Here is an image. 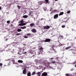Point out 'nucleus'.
<instances>
[{
	"instance_id": "f257e3e1",
	"label": "nucleus",
	"mask_w": 76,
	"mask_h": 76,
	"mask_svg": "<svg viewBox=\"0 0 76 76\" xmlns=\"http://www.w3.org/2000/svg\"><path fill=\"white\" fill-rule=\"evenodd\" d=\"M55 63H56V61L53 60H51L50 61V63L48 62L47 63H45L44 64L46 67H49L50 64H55Z\"/></svg>"
},
{
	"instance_id": "f03ea898",
	"label": "nucleus",
	"mask_w": 76,
	"mask_h": 76,
	"mask_svg": "<svg viewBox=\"0 0 76 76\" xmlns=\"http://www.w3.org/2000/svg\"><path fill=\"white\" fill-rule=\"evenodd\" d=\"M50 50L52 51H53L54 52H53L52 53H54L55 54H56V53H57V51L53 47L50 48Z\"/></svg>"
},
{
	"instance_id": "7ed1b4c3",
	"label": "nucleus",
	"mask_w": 76,
	"mask_h": 76,
	"mask_svg": "<svg viewBox=\"0 0 76 76\" xmlns=\"http://www.w3.org/2000/svg\"><path fill=\"white\" fill-rule=\"evenodd\" d=\"M45 42H51V39H46L45 40H44Z\"/></svg>"
},
{
	"instance_id": "20e7f679",
	"label": "nucleus",
	"mask_w": 76,
	"mask_h": 76,
	"mask_svg": "<svg viewBox=\"0 0 76 76\" xmlns=\"http://www.w3.org/2000/svg\"><path fill=\"white\" fill-rule=\"evenodd\" d=\"M58 18V14H57L55 15L54 16V19H57Z\"/></svg>"
},
{
	"instance_id": "39448f33",
	"label": "nucleus",
	"mask_w": 76,
	"mask_h": 76,
	"mask_svg": "<svg viewBox=\"0 0 76 76\" xmlns=\"http://www.w3.org/2000/svg\"><path fill=\"white\" fill-rule=\"evenodd\" d=\"M44 29H48L50 28V26H46L43 27Z\"/></svg>"
},
{
	"instance_id": "423d86ee",
	"label": "nucleus",
	"mask_w": 76,
	"mask_h": 76,
	"mask_svg": "<svg viewBox=\"0 0 76 76\" xmlns=\"http://www.w3.org/2000/svg\"><path fill=\"white\" fill-rule=\"evenodd\" d=\"M44 1H41L39 2V5H41V4H44Z\"/></svg>"
},
{
	"instance_id": "0eeeda50",
	"label": "nucleus",
	"mask_w": 76,
	"mask_h": 76,
	"mask_svg": "<svg viewBox=\"0 0 76 76\" xmlns=\"http://www.w3.org/2000/svg\"><path fill=\"white\" fill-rule=\"evenodd\" d=\"M36 74L37 75V76H41V73L40 72H38L36 73Z\"/></svg>"
},
{
	"instance_id": "6e6552de",
	"label": "nucleus",
	"mask_w": 76,
	"mask_h": 76,
	"mask_svg": "<svg viewBox=\"0 0 76 76\" xmlns=\"http://www.w3.org/2000/svg\"><path fill=\"white\" fill-rule=\"evenodd\" d=\"M31 31L33 33L36 32H37V30L35 28H33V29L31 30Z\"/></svg>"
},
{
	"instance_id": "1a4fd4ad",
	"label": "nucleus",
	"mask_w": 76,
	"mask_h": 76,
	"mask_svg": "<svg viewBox=\"0 0 76 76\" xmlns=\"http://www.w3.org/2000/svg\"><path fill=\"white\" fill-rule=\"evenodd\" d=\"M39 51H40L43 52V48H42V47H41L40 48H39Z\"/></svg>"
},
{
	"instance_id": "9d476101",
	"label": "nucleus",
	"mask_w": 76,
	"mask_h": 76,
	"mask_svg": "<svg viewBox=\"0 0 76 76\" xmlns=\"http://www.w3.org/2000/svg\"><path fill=\"white\" fill-rule=\"evenodd\" d=\"M26 69H24L23 71V74H25L26 73Z\"/></svg>"
},
{
	"instance_id": "9b49d317",
	"label": "nucleus",
	"mask_w": 76,
	"mask_h": 76,
	"mask_svg": "<svg viewBox=\"0 0 76 76\" xmlns=\"http://www.w3.org/2000/svg\"><path fill=\"white\" fill-rule=\"evenodd\" d=\"M45 1L46 2V3L45 2V4H50V2H49V0H45Z\"/></svg>"
},
{
	"instance_id": "f8f14e48",
	"label": "nucleus",
	"mask_w": 76,
	"mask_h": 76,
	"mask_svg": "<svg viewBox=\"0 0 76 76\" xmlns=\"http://www.w3.org/2000/svg\"><path fill=\"white\" fill-rule=\"evenodd\" d=\"M34 25H35V24H34V23H31L30 25V26L31 27H33V26H34Z\"/></svg>"
},
{
	"instance_id": "ddd939ff",
	"label": "nucleus",
	"mask_w": 76,
	"mask_h": 76,
	"mask_svg": "<svg viewBox=\"0 0 76 76\" xmlns=\"http://www.w3.org/2000/svg\"><path fill=\"white\" fill-rule=\"evenodd\" d=\"M23 62V61L21 60H19L18 61V63H22Z\"/></svg>"
},
{
	"instance_id": "4468645a",
	"label": "nucleus",
	"mask_w": 76,
	"mask_h": 76,
	"mask_svg": "<svg viewBox=\"0 0 76 76\" xmlns=\"http://www.w3.org/2000/svg\"><path fill=\"white\" fill-rule=\"evenodd\" d=\"M28 17V16L26 15H25L23 16V18H27Z\"/></svg>"
},
{
	"instance_id": "2eb2a0df",
	"label": "nucleus",
	"mask_w": 76,
	"mask_h": 76,
	"mask_svg": "<svg viewBox=\"0 0 76 76\" xmlns=\"http://www.w3.org/2000/svg\"><path fill=\"white\" fill-rule=\"evenodd\" d=\"M64 14V12H61L60 13L59 15V16H61V15H63Z\"/></svg>"
},
{
	"instance_id": "dca6fc26",
	"label": "nucleus",
	"mask_w": 76,
	"mask_h": 76,
	"mask_svg": "<svg viewBox=\"0 0 76 76\" xmlns=\"http://www.w3.org/2000/svg\"><path fill=\"white\" fill-rule=\"evenodd\" d=\"M21 28L22 29H26V27L24 26L23 27H21Z\"/></svg>"
},
{
	"instance_id": "f3484780",
	"label": "nucleus",
	"mask_w": 76,
	"mask_h": 76,
	"mask_svg": "<svg viewBox=\"0 0 76 76\" xmlns=\"http://www.w3.org/2000/svg\"><path fill=\"white\" fill-rule=\"evenodd\" d=\"M31 73L30 72H28L27 73V76H31Z\"/></svg>"
},
{
	"instance_id": "a211bd4d",
	"label": "nucleus",
	"mask_w": 76,
	"mask_h": 76,
	"mask_svg": "<svg viewBox=\"0 0 76 76\" xmlns=\"http://www.w3.org/2000/svg\"><path fill=\"white\" fill-rule=\"evenodd\" d=\"M23 22H23V20L22 19L20 21V22H19V23H23Z\"/></svg>"
},
{
	"instance_id": "6ab92c4d",
	"label": "nucleus",
	"mask_w": 76,
	"mask_h": 76,
	"mask_svg": "<svg viewBox=\"0 0 76 76\" xmlns=\"http://www.w3.org/2000/svg\"><path fill=\"white\" fill-rule=\"evenodd\" d=\"M59 37L60 39H63V36L62 35L60 36Z\"/></svg>"
},
{
	"instance_id": "aec40b11",
	"label": "nucleus",
	"mask_w": 76,
	"mask_h": 76,
	"mask_svg": "<svg viewBox=\"0 0 76 76\" xmlns=\"http://www.w3.org/2000/svg\"><path fill=\"white\" fill-rule=\"evenodd\" d=\"M17 31L18 32H21V31H22V30H21V29L19 28L17 29Z\"/></svg>"
},
{
	"instance_id": "412c9836",
	"label": "nucleus",
	"mask_w": 76,
	"mask_h": 76,
	"mask_svg": "<svg viewBox=\"0 0 76 76\" xmlns=\"http://www.w3.org/2000/svg\"><path fill=\"white\" fill-rule=\"evenodd\" d=\"M18 54H19V55H21V54H22V53H21V51H20V50L19 51V52H18Z\"/></svg>"
},
{
	"instance_id": "4be33fe9",
	"label": "nucleus",
	"mask_w": 76,
	"mask_h": 76,
	"mask_svg": "<svg viewBox=\"0 0 76 76\" xmlns=\"http://www.w3.org/2000/svg\"><path fill=\"white\" fill-rule=\"evenodd\" d=\"M71 48V46H69V47H67L65 48L66 50H68V49H69Z\"/></svg>"
},
{
	"instance_id": "5701e85b",
	"label": "nucleus",
	"mask_w": 76,
	"mask_h": 76,
	"mask_svg": "<svg viewBox=\"0 0 76 76\" xmlns=\"http://www.w3.org/2000/svg\"><path fill=\"white\" fill-rule=\"evenodd\" d=\"M36 74V72H32V73L31 75H35Z\"/></svg>"
},
{
	"instance_id": "b1692460",
	"label": "nucleus",
	"mask_w": 76,
	"mask_h": 76,
	"mask_svg": "<svg viewBox=\"0 0 76 76\" xmlns=\"http://www.w3.org/2000/svg\"><path fill=\"white\" fill-rule=\"evenodd\" d=\"M65 22H66L68 20H69V19L67 18H66L65 19Z\"/></svg>"
},
{
	"instance_id": "393cba45",
	"label": "nucleus",
	"mask_w": 76,
	"mask_h": 76,
	"mask_svg": "<svg viewBox=\"0 0 76 76\" xmlns=\"http://www.w3.org/2000/svg\"><path fill=\"white\" fill-rule=\"evenodd\" d=\"M31 35V33H27L26 34L27 36H30Z\"/></svg>"
},
{
	"instance_id": "a878e982",
	"label": "nucleus",
	"mask_w": 76,
	"mask_h": 76,
	"mask_svg": "<svg viewBox=\"0 0 76 76\" xmlns=\"http://www.w3.org/2000/svg\"><path fill=\"white\" fill-rule=\"evenodd\" d=\"M22 25L23 26H24V25H26V23H22Z\"/></svg>"
},
{
	"instance_id": "bb28decb",
	"label": "nucleus",
	"mask_w": 76,
	"mask_h": 76,
	"mask_svg": "<svg viewBox=\"0 0 76 76\" xmlns=\"http://www.w3.org/2000/svg\"><path fill=\"white\" fill-rule=\"evenodd\" d=\"M24 38H28V37L27 36H24Z\"/></svg>"
},
{
	"instance_id": "cd10ccee",
	"label": "nucleus",
	"mask_w": 76,
	"mask_h": 76,
	"mask_svg": "<svg viewBox=\"0 0 76 76\" xmlns=\"http://www.w3.org/2000/svg\"><path fill=\"white\" fill-rule=\"evenodd\" d=\"M19 26H23L22 23H20L19 24Z\"/></svg>"
},
{
	"instance_id": "c85d7f7f",
	"label": "nucleus",
	"mask_w": 76,
	"mask_h": 76,
	"mask_svg": "<svg viewBox=\"0 0 76 76\" xmlns=\"http://www.w3.org/2000/svg\"><path fill=\"white\" fill-rule=\"evenodd\" d=\"M58 69H61V66H59L58 67Z\"/></svg>"
},
{
	"instance_id": "c756f323",
	"label": "nucleus",
	"mask_w": 76,
	"mask_h": 76,
	"mask_svg": "<svg viewBox=\"0 0 76 76\" xmlns=\"http://www.w3.org/2000/svg\"><path fill=\"white\" fill-rule=\"evenodd\" d=\"M10 22L9 20H8L7 21V23H10Z\"/></svg>"
},
{
	"instance_id": "7c9ffc66",
	"label": "nucleus",
	"mask_w": 76,
	"mask_h": 76,
	"mask_svg": "<svg viewBox=\"0 0 76 76\" xmlns=\"http://www.w3.org/2000/svg\"><path fill=\"white\" fill-rule=\"evenodd\" d=\"M17 7L19 9H20V6H19L18 5H17Z\"/></svg>"
},
{
	"instance_id": "2f4dec72",
	"label": "nucleus",
	"mask_w": 76,
	"mask_h": 76,
	"mask_svg": "<svg viewBox=\"0 0 76 76\" xmlns=\"http://www.w3.org/2000/svg\"><path fill=\"white\" fill-rule=\"evenodd\" d=\"M22 54H27V53L26 52L23 53Z\"/></svg>"
},
{
	"instance_id": "473e14b6",
	"label": "nucleus",
	"mask_w": 76,
	"mask_h": 76,
	"mask_svg": "<svg viewBox=\"0 0 76 76\" xmlns=\"http://www.w3.org/2000/svg\"><path fill=\"white\" fill-rule=\"evenodd\" d=\"M70 13V11H68L66 13H67V14H69V13Z\"/></svg>"
},
{
	"instance_id": "72a5a7b5",
	"label": "nucleus",
	"mask_w": 76,
	"mask_h": 76,
	"mask_svg": "<svg viewBox=\"0 0 76 76\" xmlns=\"http://www.w3.org/2000/svg\"><path fill=\"white\" fill-rule=\"evenodd\" d=\"M12 61L13 63H15V60L14 59H13L12 60Z\"/></svg>"
},
{
	"instance_id": "f704fd0d",
	"label": "nucleus",
	"mask_w": 76,
	"mask_h": 76,
	"mask_svg": "<svg viewBox=\"0 0 76 76\" xmlns=\"http://www.w3.org/2000/svg\"><path fill=\"white\" fill-rule=\"evenodd\" d=\"M20 35V34L19 33L16 34V35Z\"/></svg>"
},
{
	"instance_id": "c9c22d12",
	"label": "nucleus",
	"mask_w": 76,
	"mask_h": 76,
	"mask_svg": "<svg viewBox=\"0 0 76 76\" xmlns=\"http://www.w3.org/2000/svg\"><path fill=\"white\" fill-rule=\"evenodd\" d=\"M62 28H65V25H63Z\"/></svg>"
},
{
	"instance_id": "e433bc0d",
	"label": "nucleus",
	"mask_w": 76,
	"mask_h": 76,
	"mask_svg": "<svg viewBox=\"0 0 76 76\" xmlns=\"http://www.w3.org/2000/svg\"><path fill=\"white\" fill-rule=\"evenodd\" d=\"M3 66V64L0 63V66Z\"/></svg>"
},
{
	"instance_id": "4c0bfd02",
	"label": "nucleus",
	"mask_w": 76,
	"mask_h": 76,
	"mask_svg": "<svg viewBox=\"0 0 76 76\" xmlns=\"http://www.w3.org/2000/svg\"><path fill=\"white\" fill-rule=\"evenodd\" d=\"M76 64V61H75L73 63L74 64Z\"/></svg>"
},
{
	"instance_id": "58836bf2",
	"label": "nucleus",
	"mask_w": 76,
	"mask_h": 76,
	"mask_svg": "<svg viewBox=\"0 0 76 76\" xmlns=\"http://www.w3.org/2000/svg\"><path fill=\"white\" fill-rule=\"evenodd\" d=\"M31 12H29V13L28 14L29 16H30V15H31Z\"/></svg>"
},
{
	"instance_id": "ea45409f",
	"label": "nucleus",
	"mask_w": 76,
	"mask_h": 76,
	"mask_svg": "<svg viewBox=\"0 0 76 76\" xmlns=\"http://www.w3.org/2000/svg\"><path fill=\"white\" fill-rule=\"evenodd\" d=\"M66 76H70V75H69L68 74H66Z\"/></svg>"
},
{
	"instance_id": "a19ab883",
	"label": "nucleus",
	"mask_w": 76,
	"mask_h": 76,
	"mask_svg": "<svg viewBox=\"0 0 76 76\" xmlns=\"http://www.w3.org/2000/svg\"><path fill=\"white\" fill-rule=\"evenodd\" d=\"M35 62H36V63H38V60H35Z\"/></svg>"
},
{
	"instance_id": "79ce46f5",
	"label": "nucleus",
	"mask_w": 76,
	"mask_h": 76,
	"mask_svg": "<svg viewBox=\"0 0 76 76\" xmlns=\"http://www.w3.org/2000/svg\"><path fill=\"white\" fill-rule=\"evenodd\" d=\"M53 58H51L50 59H49V60H53Z\"/></svg>"
},
{
	"instance_id": "37998d69",
	"label": "nucleus",
	"mask_w": 76,
	"mask_h": 76,
	"mask_svg": "<svg viewBox=\"0 0 76 76\" xmlns=\"http://www.w3.org/2000/svg\"><path fill=\"white\" fill-rule=\"evenodd\" d=\"M1 10V7H0V10Z\"/></svg>"
},
{
	"instance_id": "c03bdc74",
	"label": "nucleus",
	"mask_w": 76,
	"mask_h": 76,
	"mask_svg": "<svg viewBox=\"0 0 76 76\" xmlns=\"http://www.w3.org/2000/svg\"><path fill=\"white\" fill-rule=\"evenodd\" d=\"M25 49H23V51H25Z\"/></svg>"
},
{
	"instance_id": "a18cd8bd",
	"label": "nucleus",
	"mask_w": 76,
	"mask_h": 76,
	"mask_svg": "<svg viewBox=\"0 0 76 76\" xmlns=\"http://www.w3.org/2000/svg\"><path fill=\"white\" fill-rule=\"evenodd\" d=\"M58 0H55V1H58Z\"/></svg>"
},
{
	"instance_id": "49530a36",
	"label": "nucleus",
	"mask_w": 76,
	"mask_h": 76,
	"mask_svg": "<svg viewBox=\"0 0 76 76\" xmlns=\"http://www.w3.org/2000/svg\"><path fill=\"white\" fill-rule=\"evenodd\" d=\"M75 66L76 67V64L75 65Z\"/></svg>"
},
{
	"instance_id": "de8ad7c7",
	"label": "nucleus",
	"mask_w": 76,
	"mask_h": 76,
	"mask_svg": "<svg viewBox=\"0 0 76 76\" xmlns=\"http://www.w3.org/2000/svg\"><path fill=\"white\" fill-rule=\"evenodd\" d=\"M54 12H56V10H54Z\"/></svg>"
},
{
	"instance_id": "09e8293b",
	"label": "nucleus",
	"mask_w": 76,
	"mask_h": 76,
	"mask_svg": "<svg viewBox=\"0 0 76 76\" xmlns=\"http://www.w3.org/2000/svg\"><path fill=\"white\" fill-rule=\"evenodd\" d=\"M39 47H40V46H39Z\"/></svg>"
},
{
	"instance_id": "8fccbe9b",
	"label": "nucleus",
	"mask_w": 76,
	"mask_h": 76,
	"mask_svg": "<svg viewBox=\"0 0 76 76\" xmlns=\"http://www.w3.org/2000/svg\"><path fill=\"white\" fill-rule=\"evenodd\" d=\"M51 13H52V12H51Z\"/></svg>"
},
{
	"instance_id": "3c124183",
	"label": "nucleus",
	"mask_w": 76,
	"mask_h": 76,
	"mask_svg": "<svg viewBox=\"0 0 76 76\" xmlns=\"http://www.w3.org/2000/svg\"><path fill=\"white\" fill-rule=\"evenodd\" d=\"M4 66H6V65H5Z\"/></svg>"
},
{
	"instance_id": "603ef678",
	"label": "nucleus",
	"mask_w": 76,
	"mask_h": 76,
	"mask_svg": "<svg viewBox=\"0 0 76 76\" xmlns=\"http://www.w3.org/2000/svg\"><path fill=\"white\" fill-rule=\"evenodd\" d=\"M72 0H71L72 1Z\"/></svg>"
},
{
	"instance_id": "864d4df0",
	"label": "nucleus",
	"mask_w": 76,
	"mask_h": 76,
	"mask_svg": "<svg viewBox=\"0 0 76 76\" xmlns=\"http://www.w3.org/2000/svg\"><path fill=\"white\" fill-rule=\"evenodd\" d=\"M39 54H40V53H39Z\"/></svg>"
}]
</instances>
